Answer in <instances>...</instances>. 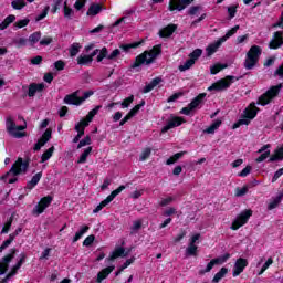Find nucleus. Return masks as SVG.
<instances>
[{
  "instance_id": "nucleus-1",
  "label": "nucleus",
  "mask_w": 283,
  "mask_h": 283,
  "mask_svg": "<svg viewBox=\"0 0 283 283\" xmlns=\"http://www.w3.org/2000/svg\"><path fill=\"white\" fill-rule=\"evenodd\" d=\"M28 167H30V163L28 160L23 161V158L19 157L12 165L11 169L2 177V180H4V182H9V185H14L17 176L25 174V171H28Z\"/></svg>"
},
{
  "instance_id": "nucleus-2",
  "label": "nucleus",
  "mask_w": 283,
  "mask_h": 283,
  "mask_svg": "<svg viewBox=\"0 0 283 283\" xmlns=\"http://www.w3.org/2000/svg\"><path fill=\"white\" fill-rule=\"evenodd\" d=\"M161 53H163L161 46L155 45L151 50L145 51L144 53H142L136 57L134 67H139V65H151V63L156 61V59L160 56Z\"/></svg>"
},
{
  "instance_id": "nucleus-3",
  "label": "nucleus",
  "mask_w": 283,
  "mask_h": 283,
  "mask_svg": "<svg viewBox=\"0 0 283 283\" xmlns=\"http://www.w3.org/2000/svg\"><path fill=\"white\" fill-rule=\"evenodd\" d=\"M239 30H240V25H235L234 28L229 30L226 33V35H223L216 42L209 44L206 48L207 56H213V54H216L218 52V50L220 49V45H222V43H224L228 39H231V36H233V34H235V32H238Z\"/></svg>"
},
{
  "instance_id": "nucleus-4",
  "label": "nucleus",
  "mask_w": 283,
  "mask_h": 283,
  "mask_svg": "<svg viewBox=\"0 0 283 283\" xmlns=\"http://www.w3.org/2000/svg\"><path fill=\"white\" fill-rule=\"evenodd\" d=\"M262 55V49L258 45H253L250 48L245 55L244 67L245 70H253L255 65H258V61H260V56Z\"/></svg>"
},
{
  "instance_id": "nucleus-5",
  "label": "nucleus",
  "mask_w": 283,
  "mask_h": 283,
  "mask_svg": "<svg viewBox=\"0 0 283 283\" xmlns=\"http://www.w3.org/2000/svg\"><path fill=\"white\" fill-rule=\"evenodd\" d=\"M94 92L92 91H87L83 94V96L81 97V91H75L72 94H69L64 97V103L65 105H83V103H85V101H87V98H90V96H93Z\"/></svg>"
},
{
  "instance_id": "nucleus-6",
  "label": "nucleus",
  "mask_w": 283,
  "mask_h": 283,
  "mask_svg": "<svg viewBox=\"0 0 283 283\" xmlns=\"http://www.w3.org/2000/svg\"><path fill=\"white\" fill-rule=\"evenodd\" d=\"M255 116H258V106H255V104H251L248 108H245L244 117L233 124V129H238V127H241V125H249V123H251Z\"/></svg>"
},
{
  "instance_id": "nucleus-7",
  "label": "nucleus",
  "mask_w": 283,
  "mask_h": 283,
  "mask_svg": "<svg viewBox=\"0 0 283 283\" xmlns=\"http://www.w3.org/2000/svg\"><path fill=\"white\" fill-rule=\"evenodd\" d=\"M25 127H27L25 125L24 126H17L14 120H12V117H8L7 120H6L7 132L13 138H23V136H25V133H21V132H23V129H25Z\"/></svg>"
},
{
  "instance_id": "nucleus-8",
  "label": "nucleus",
  "mask_w": 283,
  "mask_h": 283,
  "mask_svg": "<svg viewBox=\"0 0 283 283\" xmlns=\"http://www.w3.org/2000/svg\"><path fill=\"white\" fill-rule=\"evenodd\" d=\"M280 90H282V84L270 87L263 95L259 97L258 105H269L273 98L280 94Z\"/></svg>"
},
{
  "instance_id": "nucleus-9",
  "label": "nucleus",
  "mask_w": 283,
  "mask_h": 283,
  "mask_svg": "<svg viewBox=\"0 0 283 283\" xmlns=\"http://www.w3.org/2000/svg\"><path fill=\"white\" fill-rule=\"evenodd\" d=\"M251 216H253V211L251 210L242 211L232 222V226L230 227V229H232V231H238L240 227H244V224L249 222V218H251Z\"/></svg>"
},
{
  "instance_id": "nucleus-10",
  "label": "nucleus",
  "mask_w": 283,
  "mask_h": 283,
  "mask_svg": "<svg viewBox=\"0 0 283 283\" xmlns=\"http://www.w3.org/2000/svg\"><path fill=\"white\" fill-rule=\"evenodd\" d=\"M235 81L234 76H227L226 78L219 80L216 83H213L211 86L208 87L209 92H222V90H228V87H231V83Z\"/></svg>"
},
{
  "instance_id": "nucleus-11",
  "label": "nucleus",
  "mask_w": 283,
  "mask_h": 283,
  "mask_svg": "<svg viewBox=\"0 0 283 283\" xmlns=\"http://www.w3.org/2000/svg\"><path fill=\"white\" fill-rule=\"evenodd\" d=\"M122 191H125V186H119L117 189H115L106 199H104L94 210L93 213H98L99 211L103 210L104 207H107V205H109V202H112L114 200V198H116V196H118V193H120Z\"/></svg>"
},
{
  "instance_id": "nucleus-12",
  "label": "nucleus",
  "mask_w": 283,
  "mask_h": 283,
  "mask_svg": "<svg viewBox=\"0 0 283 283\" xmlns=\"http://www.w3.org/2000/svg\"><path fill=\"white\" fill-rule=\"evenodd\" d=\"M191 3H193V0H170L168 10L170 12H174V10L181 12V10H185L187 6H191Z\"/></svg>"
},
{
  "instance_id": "nucleus-13",
  "label": "nucleus",
  "mask_w": 283,
  "mask_h": 283,
  "mask_svg": "<svg viewBox=\"0 0 283 283\" xmlns=\"http://www.w3.org/2000/svg\"><path fill=\"white\" fill-rule=\"evenodd\" d=\"M50 205H52L51 196L42 198L39 205L33 208V216H41V213H43V211H45Z\"/></svg>"
},
{
  "instance_id": "nucleus-14",
  "label": "nucleus",
  "mask_w": 283,
  "mask_h": 283,
  "mask_svg": "<svg viewBox=\"0 0 283 283\" xmlns=\"http://www.w3.org/2000/svg\"><path fill=\"white\" fill-rule=\"evenodd\" d=\"M247 266H249V261H247V259L239 258L235 261L234 268H233V271H232L233 277H238V275L243 273L244 269H247Z\"/></svg>"
},
{
  "instance_id": "nucleus-15",
  "label": "nucleus",
  "mask_w": 283,
  "mask_h": 283,
  "mask_svg": "<svg viewBox=\"0 0 283 283\" xmlns=\"http://www.w3.org/2000/svg\"><path fill=\"white\" fill-rule=\"evenodd\" d=\"M14 253H17V250H12L11 253L7 254L2 260L0 261V275H3L6 271H8L10 266V262L14 260Z\"/></svg>"
},
{
  "instance_id": "nucleus-16",
  "label": "nucleus",
  "mask_w": 283,
  "mask_h": 283,
  "mask_svg": "<svg viewBox=\"0 0 283 283\" xmlns=\"http://www.w3.org/2000/svg\"><path fill=\"white\" fill-rule=\"evenodd\" d=\"M23 262H25V254L20 255V260L18 261V263L11 268L10 273H8L3 281L0 283H6L8 282V280H10V277H14V274L19 271V269L23 266Z\"/></svg>"
},
{
  "instance_id": "nucleus-17",
  "label": "nucleus",
  "mask_w": 283,
  "mask_h": 283,
  "mask_svg": "<svg viewBox=\"0 0 283 283\" xmlns=\"http://www.w3.org/2000/svg\"><path fill=\"white\" fill-rule=\"evenodd\" d=\"M182 123H185V119L182 117H172L168 120L166 126L163 127L161 132L163 134H166V132H169V129H174V127H180Z\"/></svg>"
},
{
  "instance_id": "nucleus-18",
  "label": "nucleus",
  "mask_w": 283,
  "mask_h": 283,
  "mask_svg": "<svg viewBox=\"0 0 283 283\" xmlns=\"http://www.w3.org/2000/svg\"><path fill=\"white\" fill-rule=\"evenodd\" d=\"M85 127H87V122H85V119L80 120L75 125V132H77V135L73 138V143H78V140L85 136Z\"/></svg>"
},
{
  "instance_id": "nucleus-19",
  "label": "nucleus",
  "mask_w": 283,
  "mask_h": 283,
  "mask_svg": "<svg viewBox=\"0 0 283 283\" xmlns=\"http://www.w3.org/2000/svg\"><path fill=\"white\" fill-rule=\"evenodd\" d=\"M282 32L281 31H276L272 38V40L270 41V49L271 50H277V48H282L283 45V38H282Z\"/></svg>"
},
{
  "instance_id": "nucleus-20",
  "label": "nucleus",
  "mask_w": 283,
  "mask_h": 283,
  "mask_svg": "<svg viewBox=\"0 0 283 283\" xmlns=\"http://www.w3.org/2000/svg\"><path fill=\"white\" fill-rule=\"evenodd\" d=\"M176 30H178V25L169 24L159 31V36L161 39H169V36H171V34H174V32H176Z\"/></svg>"
},
{
  "instance_id": "nucleus-21",
  "label": "nucleus",
  "mask_w": 283,
  "mask_h": 283,
  "mask_svg": "<svg viewBox=\"0 0 283 283\" xmlns=\"http://www.w3.org/2000/svg\"><path fill=\"white\" fill-rule=\"evenodd\" d=\"M116 258H127V252H125V248H116L115 251H113L107 259L109 262H113V260H116Z\"/></svg>"
},
{
  "instance_id": "nucleus-22",
  "label": "nucleus",
  "mask_w": 283,
  "mask_h": 283,
  "mask_svg": "<svg viewBox=\"0 0 283 283\" xmlns=\"http://www.w3.org/2000/svg\"><path fill=\"white\" fill-rule=\"evenodd\" d=\"M43 90H45V84L40 83V84H31L29 86V93L28 96L32 97L35 96L36 92H43Z\"/></svg>"
},
{
  "instance_id": "nucleus-23",
  "label": "nucleus",
  "mask_w": 283,
  "mask_h": 283,
  "mask_svg": "<svg viewBox=\"0 0 283 283\" xmlns=\"http://www.w3.org/2000/svg\"><path fill=\"white\" fill-rule=\"evenodd\" d=\"M114 269H115V266L112 265V266H108V268L102 270L101 272H98L96 282L102 283L103 280H106V277L109 275V273H112L114 271Z\"/></svg>"
},
{
  "instance_id": "nucleus-24",
  "label": "nucleus",
  "mask_w": 283,
  "mask_h": 283,
  "mask_svg": "<svg viewBox=\"0 0 283 283\" xmlns=\"http://www.w3.org/2000/svg\"><path fill=\"white\" fill-rule=\"evenodd\" d=\"M102 107H103L102 105H97L95 108H93L91 112H88V114L86 115V118L83 119V120H85V123H87V127L90 126V123H92V120H94V116H96V114H98V112Z\"/></svg>"
},
{
  "instance_id": "nucleus-25",
  "label": "nucleus",
  "mask_w": 283,
  "mask_h": 283,
  "mask_svg": "<svg viewBox=\"0 0 283 283\" xmlns=\"http://www.w3.org/2000/svg\"><path fill=\"white\" fill-rule=\"evenodd\" d=\"M102 107H103L102 105H97L95 108H93L91 112H88V114L86 115V118L83 119V120H85V123H87V127L90 126V123H92V120H94V116H96V114H98V112Z\"/></svg>"
},
{
  "instance_id": "nucleus-26",
  "label": "nucleus",
  "mask_w": 283,
  "mask_h": 283,
  "mask_svg": "<svg viewBox=\"0 0 283 283\" xmlns=\"http://www.w3.org/2000/svg\"><path fill=\"white\" fill-rule=\"evenodd\" d=\"M283 200V193H279L275 198L271 200V202L268 206L269 211H272V209H276Z\"/></svg>"
},
{
  "instance_id": "nucleus-27",
  "label": "nucleus",
  "mask_w": 283,
  "mask_h": 283,
  "mask_svg": "<svg viewBox=\"0 0 283 283\" xmlns=\"http://www.w3.org/2000/svg\"><path fill=\"white\" fill-rule=\"evenodd\" d=\"M205 96H207V94L201 93L197 97H195L193 101L189 104L191 109H196V107L202 105V101H205Z\"/></svg>"
},
{
  "instance_id": "nucleus-28",
  "label": "nucleus",
  "mask_w": 283,
  "mask_h": 283,
  "mask_svg": "<svg viewBox=\"0 0 283 283\" xmlns=\"http://www.w3.org/2000/svg\"><path fill=\"white\" fill-rule=\"evenodd\" d=\"M92 154V146L87 147L82 155L80 156L77 164L78 165H83L85 163H87V158L90 157V155Z\"/></svg>"
},
{
  "instance_id": "nucleus-29",
  "label": "nucleus",
  "mask_w": 283,
  "mask_h": 283,
  "mask_svg": "<svg viewBox=\"0 0 283 283\" xmlns=\"http://www.w3.org/2000/svg\"><path fill=\"white\" fill-rule=\"evenodd\" d=\"M94 59L90 55L81 54L77 56V65H90Z\"/></svg>"
},
{
  "instance_id": "nucleus-30",
  "label": "nucleus",
  "mask_w": 283,
  "mask_h": 283,
  "mask_svg": "<svg viewBox=\"0 0 283 283\" xmlns=\"http://www.w3.org/2000/svg\"><path fill=\"white\" fill-rule=\"evenodd\" d=\"M42 177H43V172L35 174L32 177L31 181L28 182L29 189H34V187L39 185V181L41 180Z\"/></svg>"
},
{
  "instance_id": "nucleus-31",
  "label": "nucleus",
  "mask_w": 283,
  "mask_h": 283,
  "mask_svg": "<svg viewBox=\"0 0 283 283\" xmlns=\"http://www.w3.org/2000/svg\"><path fill=\"white\" fill-rule=\"evenodd\" d=\"M101 10H102L101 4H91L86 14H87V17H96V14H98L101 12Z\"/></svg>"
},
{
  "instance_id": "nucleus-32",
  "label": "nucleus",
  "mask_w": 283,
  "mask_h": 283,
  "mask_svg": "<svg viewBox=\"0 0 283 283\" xmlns=\"http://www.w3.org/2000/svg\"><path fill=\"white\" fill-rule=\"evenodd\" d=\"M275 160H283V147L277 148L269 159V163H275Z\"/></svg>"
},
{
  "instance_id": "nucleus-33",
  "label": "nucleus",
  "mask_w": 283,
  "mask_h": 283,
  "mask_svg": "<svg viewBox=\"0 0 283 283\" xmlns=\"http://www.w3.org/2000/svg\"><path fill=\"white\" fill-rule=\"evenodd\" d=\"M30 45L34 46L36 45V43H39V41H41V32L36 31L34 33H32L29 39H28Z\"/></svg>"
},
{
  "instance_id": "nucleus-34",
  "label": "nucleus",
  "mask_w": 283,
  "mask_h": 283,
  "mask_svg": "<svg viewBox=\"0 0 283 283\" xmlns=\"http://www.w3.org/2000/svg\"><path fill=\"white\" fill-rule=\"evenodd\" d=\"M17 20L15 15H8L3 22L0 23V30H6L8 28V25H10V23H14V21Z\"/></svg>"
},
{
  "instance_id": "nucleus-35",
  "label": "nucleus",
  "mask_w": 283,
  "mask_h": 283,
  "mask_svg": "<svg viewBox=\"0 0 283 283\" xmlns=\"http://www.w3.org/2000/svg\"><path fill=\"white\" fill-rule=\"evenodd\" d=\"M87 231H90V227L84 226L80 229V231H77L75 233V237L73 238V242H78L81 240V238H83V235H85V233H87Z\"/></svg>"
},
{
  "instance_id": "nucleus-36",
  "label": "nucleus",
  "mask_w": 283,
  "mask_h": 283,
  "mask_svg": "<svg viewBox=\"0 0 283 283\" xmlns=\"http://www.w3.org/2000/svg\"><path fill=\"white\" fill-rule=\"evenodd\" d=\"M193 65H196V62L190 57L184 64L179 65V72H187V70H191Z\"/></svg>"
},
{
  "instance_id": "nucleus-37",
  "label": "nucleus",
  "mask_w": 283,
  "mask_h": 283,
  "mask_svg": "<svg viewBox=\"0 0 283 283\" xmlns=\"http://www.w3.org/2000/svg\"><path fill=\"white\" fill-rule=\"evenodd\" d=\"M228 273H229V270L227 268H221L220 271L212 279V282L213 283L220 282V280H222V277H224V275H227Z\"/></svg>"
},
{
  "instance_id": "nucleus-38",
  "label": "nucleus",
  "mask_w": 283,
  "mask_h": 283,
  "mask_svg": "<svg viewBox=\"0 0 283 283\" xmlns=\"http://www.w3.org/2000/svg\"><path fill=\"white\" fill-rule=\"evenodd\" d=\"M54 146H52L46 151H44L41 156V163H46V160H50L52 158V155L54 154Z\"/></svg>"
},
{
  "instance_id": "nucleus-39",
  "label": "nucleus",
  "mask_w": 283,
  "mask_h": 283,
  "mask_svg": "<svg viewBox=\"0 0 283 283\" xmlns=\"http://www.w3.org/2000/svg\"><path fill=\"white\" fill-rule=\"evenodd\" d=\"M182 156H185V151L175 154L174 156L167 159L166 165H174L175 163H178V160H180Z\"/></svg>"
},
{
  "instance_id": "nucleus-40",
  "label": "nucleus",
  "mask_w": 283,
  "mask_h": 283,
  "mask_svg": "<svg viewBox=\"0 0 283 283\" xmlns=\"http://www.w3.org/2000/svg\"><path fill=\"white\" fill-rule=\"evenodd\" d=\"M145 106V101H142L140 104L136 105L134 108H132L127 116L130 117V118H134V116H136L138 114V112H140V107H144Z\"/></svg>"
},
{
  "instance_id": "nucleus-41",
  "label": "nucleus",
  "mask_w": 283,
  "mask_h": 283,
  "mask_svg": "<svg viewBox=\"0 0 283 283\" xmlns=\"http://www.w3.org/2000/svg\"><path fill=\"white\" fill-rule=\"evenodd\" d=\"M220 125H222V122L217 120L211 126L206 128L203 132H205V134H216V129H218V127H220Z\"/></svg>"
},
{
  "instance_id": "nucleus-42",
  "label": "nucleus",
  "mask_w": 283,
  "mask_h": 283,
  "mask_svg": "<svg viewBox=\"0 0 283 283\" xmlns=\"http://www.w3.org/2000/svg\"><path fill=\"white\" fill-rule=\"evenodd\" d=\"M30 23V19L25 18L22 20H18L14 24L13 28L14 30H21V28H25L27 25H29Z\"/></svg>"
},
{
  "instance_id": "nucleus-43",
  "label": "nucleus",
  "mask_w": 283,
  "mask_h": 283,
  "mask_svg": "<svg viewBox=\"0 0 283 283\" xmlns=\"http://www.w3.org/2000/svg\"><path fill=\"white\" fill-rule=\"evenodd\" d=\"M69 52H70V56H71V57L76 56V54H78V52H81V44H78V43H73V44L71 45V48L69 49Z\"/></svg>"
},
{
  "instance_id": "nucleus-44",
  "label": "nucleus",
  "mask_w": 283,
  "mask_h": 283,
  "mask_svg": "<svg viewBox=\"0 0 283 283\" xmlns=\"http://www.w3.org/2000/svg\"><path fill=\"white\" fill-rule=\"evenodd\" d=\"M24 6H27L25 0H13L11 2L13 10H23Z\"/></svg>"
},
{
  "instance_id": "nucleus-45",
  "label": "nucleus",
  "mask_w": 283,
  "mask_h": 283,
  "mask_svg": "<svg viewBox=\"0 0 283 283\" xmlns=\"http://www.w3.org/2000/svg\"><path fill=\"white\" fill-rule=\"evenodd\" d=\"M216 264H218V261H216V259H212V260L207 264V266H206L205 270H200V271H199L200 275H205V273H209V272L213 269V266H214Z\"/></svg>"
},
{
  "instance_id": "nucleus-46",
  "label": "nucleus",
  "mask_w": 283,
  "mask_h": 283,
  "mask_svg": "<svg viewBox=\"0 0 283 283\" xmlns=\"http://www.w3.org/2000/svg\"><path fill=\"white\" fill-rule=\"evenodd\" d=\"M186 255H198V245L189 243Z\"/></svg>"
},
{
  "instance_id": "nucleus-47",
  "label": "nucleus",
  "mask_w": 283,
  "mask_h": 283,
  "mask_svg": "<svg viewBox=\"0 0 283 283\" xmlns=\"http://www.w3.org/2000/svg\"><path fill=\"white\" fill-rule=\"evenodd\" d=\"M143 41L130 43V44H122L120 49L124 50V52H128L132 50V48H139L142 45Z\"/></svg>"
},
{
  "instance_id": "nucleus-48",
  "label": "nucleus",
  "mask_w": 283,
  "mask_h": 283,
  "mask_svg": "<svg viewBox=\"0 0 283 283\" xmlns=\"http://www.w3.org/2000/svg\"><path fill=\"white\" fill-rule=\"evenodd\" d=\"M74 17V9L67 7V2H64V18L72 19Z\"/></svg>"
},
{
  "instance_id": "nucleus-49",
  "label": "nucleus",
  "mask_w": 283,
  "mask_h": 283,
  "mask_svg": "<svg viewBox=\"0 0 283 283\" xmlns=\"http://www.w3.org/2000/svg\"><path fill=\"white\" fill-rule=\"evenodd\" d=\"M201 56H202V50H201V49H196L192 53L189 54V59H190V60H193L195 63H196V61H198Z\"/></svg>"
},
{
  "instance_id": "nucleus-50",
  "label": "nucleus",
  "mask_w": 283,
  "mask_h": 283,
  "mask_svg": "<svg viewBox=\"0 0 283 283\" xmlns=\"http://www.w3.org/2000/svg\"><path fill=\"white\" fill-rule=\"evenodd\" d=\"M224 69H227V64H214L210 67V74H218V72Z\"/></svg>"
},
{
  "instance_id": "nucleus-51",
  "label": "nucleus",
  "mask_w": 283,
  "mask_h": 283,
  "mask_svg": "<svg viewBox=\"0 0 283 283\" xmlns=\"http://www.w3.org/2000/svg\"><path fill=\"white\" fill-rule=\"evenodd\" d=\"M14 45L17 48H24V45H28V39L25 38H17L13 40Z\"/></svg>"
},
{
  "instance_id": "nucleus-52",
  "label": "nucleus",
  "mask_w": 283,
  "mask_h": 283,
  "mask_svg": "<svg viewBox=\"0 0 283 283\" xmlns=\"http://www.w3.org/2000/svg\"><path fill=\"white\" fill-rule=\"evenodd\" d=\"M248 192H249V186H244L243 188L235 189L237 198H242V196H247Z\"/></svg>"
},
{
  "instance_id": "nucleus-53",
  "label": "nucleus",
  "mask_w": 283,
  "mask_h": 283,
  "mask_svg": "<svg viewBox=\"0 0 283 283\" xmlns=\"http://www.w3.org/2000/svg\"><path fill=\"white\" fill-rule=\"evenodd\" d=\"M149 156H151V148H145V149L142 151V155H140V157H139V160H140L142 163H145V160H146L147 158H149Z\"/></svg>"
},
{
  "instance_id": "nucleus-54",
  "label": "nucleus",
  "mask_w": 283,
  "mask_h": 283,
  "mask_svg": "<svg viewBox=\"0 0 283 283\" xmlns=\"http://www.w3.org/2000/svg\"><path fill=\"white\" fill-rule=\"evenodd\" d=\"M107 56H109L107 48H103L102 50H99V54L97 55V63H101V61H103V59H107Z\"/></svg>"
},
{
  "instance_id": "nucleus-55",
  "label": "nucleus",
  "mask_w": 283,
  "mask_h": 283,
  "mask_svg": "<svg viewBox=\"0 0 283 283\" xmlns=\"http://www.w3.org/2000/svg\"><path fill=\"white\" fill-rule=\"evenodd\" d=\"M86 145H92V137L86 136L84 139L80 140V143L77 145V149L86 147Z\"/></svg>"
},
{
  "instance_id": "nucleus-56",
  "label": "nucleus",
  "mask_w": 283,
  "mask_h": 283,
  "mask_svg": "<svg viewBox=\"0 0 283 283\" xmlns=\"http://www.w3.org/2000/svg\"><path fill=\"white\" fill-rule=\"evenodd\" d=\"M132 103H134V95H130L129 97L125 98L123 102H122V107L123 109L129 107V105H132Z\"/></svg>"
},
{
  "instance_id": "nucleus-57",
  "label": "nucleus",
  "mask_w": 283,
  "mask_h": 283,
  "mask_svg": "<svg viewBox=\"0 0 283 283\" xmlns=\"http://www.w3.org/2000/svg\"><path fill=\"white\" fill-rule=\"evenodd\" d=\"M48 12H50V7H45L44 10L42 11V13L39 14V15L35 18V21H36V22L43 21V19H45V17H48Z\"/></svg>"
},
{
  "instance_id": "nucleus-58",
  "label": "nucleus",
  "mask_w": 283,
  "mask_h": 283,
  "mask_svg": "<svg viewBox=\"0 0 283 283\" xmlns=\"http://www.w3.org/2000/svg\"><path fill=\"white\" fill-rule=\"evenodd\" d=\"M229 258H231V254L226 253L222 256H219L214 260L217 261L218 264H224V262H227V260H229Z\"/></svg>"
},
{
  "instance_id": "nucleus-59",
  "label": "nucleus",
  "mask_w": 283,
  "mask_h": 283,
  "mask_svg": "<svg viewBox=\"0 0 283 283\" xmlns=\"http://www.w3.org/2000/svg\"><path fill=\"white\" fill-rule=\"evenodd\" d=\"M229 258H231V254L226 253L222 256H219L214 260L217 261L218 264H224V262H227V260H229Z\"/></svg>"
},
{
  "instance_id": "nucleus-60",
  "label": "nucleus",
  "mask_w": 283,
  "mask_h": 283,
  "mask_svg": "<svg viewBox=\"0 0 283 283\" xmlns=\"http://www.w3.org/2000/svg\"><path fill=\"white\" fill-rule=\"evenodd\" d=\"M200 10H202V7H199V6L191 7L188 11V14H190V17H196V14L200 12Z\"/></svg>"
},
{
  "instance_id": "nucleus-61",
  "label": "nucleus",
  "mask_w": 283,
  "mask_h": 283,
  "mask_svg": "<svg viewBox=\"0 0 283 283\" xmlns=\"http://www.w3.org/2000/svg\"><path fill=\"white\" fill-rule=\"evenodd\" d=\"M95 237L94 234L88 235L84 241H83V245L84 247H92V244L94 243Z\"/></svg>"
},
{
  "instance_id": "nucleus-62",
  "label": "nucleus",
  "mask_w": 283,
  "mask_h": 283,
  "mask_svg": "<svg viewBox=\"0 0 283 283\" xmlns=\"http://www.w3.org/2000/svg\"><path fill=\"white\" fill-rule=\"evenodd\" d=\"M142 228H143V221L136 220L133 222L132 231H140Z\"/></svg>"
},
{
  "instance_id": "nucleus-63",
  "label": "nucleus",
  "mask_w": 283,
  "mask_h": 283,
  "mask_svg": "<svg viewBox=\"0 0 283 283\" xmlns=\"http://www.w3.org/2000/svg\"><path fill=\"white\" fill-rule=\"evenodd\" d=\"M251 166H247L245 168L242 169L241 172H239V176L241 178H247V176H249V174H251Z\"/></svg>"
},
{
  "instance_id": "nucleus-64",
  "label": "nucleus",
  "mask_w": 283,
  "mask_h": 283,
  "mask_svg": "<svg viewBox=\"0 0 283 283\" xmlns=\"http://www.w3.org/2000/svg\"><path fill=\"white\" fill-rule=\"evenodd\" d=\"M283 176V167L280 168L279 170L275 171L273 178H272V182H277V179Z\"/></svg>"
}]
</instances>
